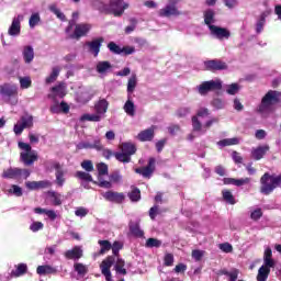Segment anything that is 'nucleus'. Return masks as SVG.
Returning <instances> with one entry per match:
<instances>
[{
    "label": "nucleus",
    "instance_id": "f257e3e1",
    "mask_svg": "<svg viewBox=\"0 0 281 281\" xmlns=\"http://www.w3.org/2000/svg\"><path fill=\"white\" fill-rule=\"evenodd\" d=\"M124 10H128V3L124 2V0H110V3L100 7V12L113 14V16H122Z\"/></svg>",
    "mask_w": 281,
    "mask_h": 281
},
{
    "label": "nucleus",
    "instance_id": "f03ea898",
    "mask_svg": "<svg viewBox=\"0 0 281 281\" xmlns=\"http://www.w3.org/2000/svg\"><path fill=\"white\" fill-rule=\"evenodd\" d=\"M0 95L5 102L16 104L19 102V87L13 83H3L0 86Z\"/></svg>",
    "mask_w": 281,
    "mask_h": 281
},
{
    "label": "nucleus",
    "instance_id": "7ed1b4c3",
    "mask_svg": "<svg viewBox=\"0 0 281 281\" xmlns=\"http://www.w3.org/2000/svg\"><path fill=\"white\" fill-rule=\"evenodd\" d=\"M280 102V92L276 90H269L265 97L261 99V104L259 105V113H265L273 104Z\"/></svg>",
    "mask_w": 281,
    "mask_h": 281
},
{
    "label": "nucleus",
    "instance_id": "20e7f679",
    "mask_svg": "<svg viewBox=\"0 0 281 281\" xmlns=\"http://www.w3.org/2000/svg\"><path fill=\"white\" fill-rule=\"evenodd\" d=\"M221 89H223V82H221V80L203 81L198 86V92L200 95H207L210 91H221Z\"/></svg>",
    "mask_w": 281,
    "mask_h": 281
},
{
    "label": "nucleus",
    "instance_id": "39448f33",
    "mask_svg": "<svg viewBox=\"0 0 281 281\" xmlns=\"http://www.w3.org/2000/svg\"><path fill=\"white\" fill-rule=\"evenodd\" d=\"M157 160L153 157L148 159L147 166L134 169L136 175H140L144 179H150L155 175Z\"/></svg>",
    "mask_w": 281,
    "mask_h": 281
},
{
    "label": "nucleus",
    "instance_id": "423d86ee",
    "mask_svg": "<svg viewBox=\"0 0 281 281\" xmlns=\"http://www.w3.org/2000/svg\"><path fill=\"white\" fill-rule=\"evenodd\" d=\"M91 32V24L89 23H79L75 24V30L71 34L68 35V38L72 41H80V38L87 36Z\"/></svg>",
    "mask_w": 281,
    "mask_h": 281
},
{
    "label": "nucleus",
    "instance_id": "0eeeda50",
    "mask_svg": "<svg viewBox=\"0 0 281 281\" xmlns=\"http://www.w3.org/2000/svg\"><path fill=\"white\" fill-rule=\"evenodd\" d=\"M229 66H227V63L221 60V59H211L204 61V69L205 71H212L215 74V71H225L228 69Z\"/></svg>",
    "mask_w": 281,
    "mask_h": 281
},
{
    "label": "nucleus",
    "instance_id": "6e6552de",
    "mask_svg": "<svg viewBox=\"0 0 281 281\" xmlns=\"http://www.w3.org/2000/svg\"><path fill=\"white\" fill-rule=\"evenodd\" d=\"M102 43H104V37H97L90 42H86V47L89 54H92L94 58H98L100 49L102 48Z\"/></svg>",
    "mask_w": 281,
    "mask_h": 281
},
{
    "label": "nucleus",
    "instance_id": "1a4fd4ad",
    "mask_svg": "<svg viewBox=\"0 0 281 281\" xmlns=\"http://www.w3.org/2000/svg\"><path fill=\"white\" fill-rule=\"evenodd\" d=\"M115 262V257L109 256L101 262V271L103 276L105 277L106 281H111V267H113V263Z\"/></svg>",
    "mask_w": 281,
    "mask_h": 281
},
{
    "label": "nucleus",
    "instance_id": "9d476101",
    "mask_svg": "<svg viewBox=\"0 0 281 281\" xmlns=\"http://www.w3.org/2000/svg\"><path fill=\"white\" fill-rule=\"evenodd\" d=\"M25 188H27V190H45L47 188H52V181L49 180L26 181Z\"/></svg>",
    "mask_w": 281,
    "mask_h": 281
},
{
    "label": "nucleus",
    "instance_id": "9b49d317",
    "mask_svg": "<svg viewBox=\"0 0 281 281\" xmlns=\"http://www.w3.org/2000/svg\"><path fill=\"white\" fill-rule=\"evenodd\" d=\"M53 168L56 170L55 177H56V184L59 188H63L65 186V171H63V167L60 166V162L58 161H50Z\"/></svg>",
    "mask_w": 281,
    "mask_h": 281
},
{
    "label": "nucleus",
    "instance_id": "f8f14e48",
    "mask_svg": "<svg viewBox=\"0 0 281 281\" xmlns=\"http://www.w3.org/2000/svg\"><path fill=\"white\" fill-rule=\"evenodd\" d=\"M210 30H211V34H213V36H216V38H218L220 41H223V38L227 40L229 38V36H232V33L229 32V30L225 27L210 25Z\"/></svg>",
    "mask_w": 281,
    "mask_h": 281
},
{
    "label": "nucleus",
    "instance_id": "ddd939ff",
    "mask_svg": "<svg viewBox=\"0 0 281 281\" xmlns=\"http://www.w3.org/2000/svg\"><path fill=\"white\" fill-rule=\"evenodd\" d=\"M103 199H105V201H110L111 203H124V199H126V196L124 195V193H120V192H115V191H106L103 194Z\"/></svg>",
    "mask_w": 281,
    "mask_h": 281
},
{
    "label": "nucleus",
    "instance_id": "4468645a",
    "mask_svg": "<svg viewBox=\"0 0 281 281\" xmlns=\"http://www.w3.org/2000/svg\"><path fill=\"white\" fill-rule=\"evenodd\" d=\"M20 161H22L24 166H34V162L38 161V154H36V151L20 153Z\"/></svg>",
    "mask_w": 281,
    "mask_h": 281
},
{
    "label": "nucleus",
    "instance_id": "2eb2a0df",
    "mask_svg": "<svg viewBox=\"0 0 281 281\" xmlns=\"http://www.w3.org/2000/svg\"><path fill=\"white\" fill-rule=\"evenodd\" d=\"M159 16L170 19V16H180L181 11L177 7L167 4L165 8L158 11Z\"/></svg>",
    "mask_w": 281,
    "mask_h": 281
},
{
    "label": "nucleus",
    "instance_id": "dca6fc26",
    "mask_svg": "<svg viewBox=\"0 0 281 281\" xmlns=\"http://www.w3.org/2000/svg\"><path fill=\"white\" fill-rule=\"evenodd\" d=\"M21 19H23V16L18 15V18L12 20L11 26L8 31L9 36H19V34H21Z\"/></svg>",
    "mask_w": 281,
    "mask_h": 281
},
{
    "label": "nucleus",
    "instance_id": "f3484780",
    "mask_svg": "<svg viewBox=\"0 0 281 281\" xmlns=\"http://www.w3.org/2000/svg\"><path fill=\"white\" fill-rule=\"evenodd\" d=\"M155 138V125H153L151 127L142 131L138 135H137V139L139 142H153V139Z\"/></svg>",
    "mask_w": 281,
    "mask_h": 281
},
{
    "label": "nucleus",
    "instance_id": "a211bd4d",
    "mask_svg": "<svg viewBox=\"0 0 281 281\" xmlns=\"http://www.w3.org/2000/svg\"><path fill=\"white\" fill-rule=\"evenodd\" d=\"M269 150H270L269 145H263L255 148L251 151L252 159H255V161H260V159H262V157H265L267 153H269Z\"/></svg>",
    "mask_w": 281,
    "mask_h": 281
},
{
    "label": "nucleus",
    "instance_id": "6ab92c4d",
    "mask_svg": "<svg viewBox=\"0 0 281 281\" xmlns=\"http://www.w3.org/2000/svg\"><path fill=\"white\" fill-rule=\"evenodd\" d=\"M65 258H67V260H80V258H82V248L75 246L72 249L65 252Z\"/></svg>",
    "mask_w": 281,
    "mask_h": 281
},
{
    "label": "nucleus",
    "instance_id": "aec40b11",
    "mask_svg": "<svg viewBox=\"0 0 281 281\" xmlns=\"http://www.w3.org/2000/svg\"><path fill=\"white\" fill-rule=\"evenodd\" d=\"M276 266H267V263H263L258 270L257 280L258 281H267V278H269V274L271 273V269H273Z\"/></svg>",
    "mask_w": 281,
    "mask_h": 281
},
{
    "label": "nucleus",
    "instance_id": "412c9836",
    "mask_svg": "<svg viewBox=\"0 0 281 281\" xmlns=\"http://www.w3.org/2000/svg\"><path fill=\"white\" fill-rule=\"evenodd\" d=\"M121 153H124L125 155H128L130 157H133L135 153H137V146L131 142H125L120 145Z\"/></svg>",
    "mask_w": 281,
    "mask_h": 281
},
{
    "label": "nucleus",
    "instance_id": "4be33fe9",
    "mask_svg": "<svg viewBox=\"0 0 281 281\" xmlns=\"http://www.w3.org/2000/svg\"><path fill=\"white\" fill-rule=\"evenodd\" d=\"M128 226L134 238H144V231L139 227V222H130Z\"/></svg>",
    "mask_w": 281,
    "mask_h": 281
},
{
    "label": "nucleus",
    "instance_id": "5701e85b",
    "mask_svg": "<svg viewBox=\"0 0 281 281\" xmlns=\"http://www.w3.org/2000/svg\"><path fill=\"white\" fill-rule=\"evenodd\" d=\"M94 111L99 115H104V113H106V111H109V101H106V99H100L94 104Z\"/></svg>",
    "mask_w": 281,
    "mask_h": 281
},
{
    "label": "nucleus",
    "instance_id": "b1692460",
    "mask_svg": "<svg viewBox=\"0 0 281 281\" xmlns=\"http://www.w3.org/2000/svg\"><path fill=\"white\" fill-rule=\"evenodd\" d=\"M21 177V168H9L2 172V179H19Z\"/></svg>",
    "mask_w": 281,
    "mask_h": 281
},
{
    "label": "nucleus",
    "instance_id": "393cba45",
    "mask_svg": "<svg viewBox=\"0 0 281 281\" xmlns=\"http://www.w3.org/2000/svg\"><path fill=\"white\" fill-rule=\"evenodd\" d=\"M89 148H95L97 150H102V144H100V140H94V144H91L89 142H81L77 144V150H85Z\"/></svg>",
    "mask_w": 281,
    "mask_h": 281
},
{
    "label": "nucleus",
    "instance_id": "a878e982",
    "mask_svg": "<svg viewBox=\"0 0 281 281\" xmlns=\"http://www.w3.org/2000/svg\"><path fill=\"white\" fill-rule=\"evenodd\" d=\"M27 273V263H19L15 266V269L11 271V278H21Z\"/></svg>",
    "mask_w": 281,
    "mask_h": 281
},
{
    "label": "nucleus",
    "instance_id": "bb28decb",
    "mask_svg": "<svg viewBox=\"0 0 281 281\" xmlns=\"http://www.w3.org/2000/svg\"><path fill=\"white\" fill-rule=\"evenodd\" d=\"M263 263L267 267H276V260H273V250L270 247L266 248L263 252Z\"/></svg>",
    "mask_w": 281,
    "mask_h": 281
},
{
    "label": "nucleus",
    "instance_id": "cd10ccee",
    "mask_svg": "<svg viewBox=\"0 0 281 281\" xmlns=\"http://www.w3.org/2000/svg\"><path fill=\"white\" fill-rule=\"evenodd\" d=\"M75 177L79 179L80 181H85L86 183H98L93 181V176L89 173V171H77L75 173Z\"/></svg>",
    "mask_w": 281,
    "mask_h": 281
},
{
    "label": "nucleus",
    "instance_id": "c85d7f7f",
    "mask_svg": "<svg viewBox=\"0 0 281 281\" xmlns=\"http://www.w3.org/2000/svg\"><path fill=\"white\" fill-rule=\"evenodd\" d=\"M22 55L24 58V63H26V65H30V63L34 60V48L32 46H24Z\"/></svg>",
    "mask_w": 281,
    "mask_h": 281
},
{
    "label": "nucleus",
    "instance_id": "c756f323",
    "mask_svg": "<svg viewBox=\"0 0 281 281\" xmlns=\"http://www.w3.org/2000/svg\"><path fill=\"white\" fill-rule=\"evenodd\" d=\"M36 272L38 276H52V273H56V268L47 265L38 266Z\"/></svg>",
    "mask_w": 281,
    "mask_h": 281
},
{
    "label": "nucleus",
    "instance_id": "7c9ffc66",
    "mask_svg": "<svg viewBox=\"0 0 281 281\" xmlns=\"http://www.w3.org/2000/svg\"><path fill=\"white\" fill-rule=\"evenodd\" d=\"M98 245H100V250H99V256H104V254H106L108 251H111L113 244H111V241L104 239H100L98 241Z\"/></svg>",
    "mask_w": 281,
    "mask_h": 281
},
{
    "label": "nucleus",
    "instance_id": "2f4dec72",
    "mask_svg": "<svg viewBox=\"0 0 281 281\" xmlns=\"http://www.w3.org/2000/svg\"><path fill=\"white\" fill-rule=\"evenodd\" d=\"M267 23V12H262L259 15V19L256 23V32L257 34H261V32L265 30V25Z\"/></svg>",
    "mask_w": 281,
    "mask_h": 281
},
{
    "label": "nucleus",
    "instance_id": "473e14b6",
    "mask_svg": "<svg viewBox=\"0 0 281 281\" xmlns=\"http://www.w3.org/2000/svg\"><path fill=\"white\" fill-rule=\"evenodd\" d=\"M123 110L125 111L126 115H130V117H135V103L131 98L125 102Z\"/></svg>",
    "mask_w": 281,
    "mask_h": 281
},
{
    "label": "nucleus",
    "instance_id": "72a5a7b5",
    "mask_svg": "<svg viewBox=\"0 0 281 281\" xmlns=\"http://www.w3.org/2000/svg\"><path fill=\"white\" fill-rule=\"evenodd\" d=\"M97 72L98 74H106V71H110V69H113V66L111 65L110 61H99L97 64Z\"/></svg>",
    "mask_w": 281,
    "mask_h": 281
},
{
    "label": "nucleus",
    "instance_id": "f704fd0d",
    "mask_svg": "<svg viewBox=\"0 0 281 281\" xmlns=\"http://www.w3.org/2000/svg\"><path fill=\"white\" fill-rule=\"evenodd\" d=\"M127 196L133 203H137V201H142V191L139 188L133 187Z\"/></svg>",
    "mask_w": 281,
    "mask_h": 281
},
{
    "label": "nucleus",
    "instance_id": "c9c22d12",
    "mask_svg": "<svg viewBox=\"0 0 281 281\" xmlns=\"http://www.w3.org/2000/svg\"><path fill=\"white\" fill-rule=\"evenodd\" d=\"M126 265V261H124V259L122 258H117L114 269L116 271V273H119V276H126V269L124 268Z\"/></svg>",
    "mask_w": 281,
    "mask_h": 281
},
{
    "label": "nucleus",
    "instance_id": "e433bc0d",
    "mask_svg": "<svg viewBox=\"0 0 281 281\" xmlns=\"http://www.w3.org/2000/svg\"><path fill=\"white\" fill-rule=\"evenodd\" d=\"M21 125L25 128H32L34 126V116L26 114L21 116Z\"/></svg>",
    "mask_w": 281,
    "mask_h": 281
},
{
    "label": "nucleus",
    "instance_id": "4c0bfd02",
    "mask_svg": "<svg viewBox=\"0 0 281 281\" xmlns=\"http://www.w3.org/2000/svg\"><path fill=\"white\" fill-rule=\"evenodd\" d=\"M58 76H60V69L58 67H54L50 75L45 79L46 85H52V82H56Z\"/></svg>",
    "mask_w": 281,
    "mask_h": 281
},
{
    "label": "nucleus",
    "instance_id": "58836bf2",
    "mask_svg": "<svg viewBox=\"0 0 281 281\" xmlns=\"http://www.w3.org/2000/svg\"><path fill=\"white\" fill-rule=\"evenodd\" d=\"M215 12L214 10L212 9H207L205 12H204V23L205 25L209 26V30H210V25H213L212 23H214V16H215Z\"/></svg>",
    "mask_w": 281,
    "mask_h": 281
},
{
    "label": "nucleus",
    "instance_id": "ea45409f",
    "mask_svg": "<svg viewBox=\"0 0 281 281\" xmlns=\"http://www.w3.org/2000/svg\"><path fill=\"white\" fill-rule=\"evenodd\" d=\"M114 157L116 161H120L121 164H131L132 158L130 155L124 154L123 151H116L114 153Z\"/></svg>",
    "mask_w": 281,
    "mask_h": 281
},
{
    "label": "nucleus",
    "instance_id": "a19ab883",
    "mask_svg": "<svg viewBox=\"0 0 281 281\" xmlns=\"http://www.w3.org/2000/svg\"><path fill=\"white\" fill-rule=\"evenodd\" d=\"M222 196L226 203H229V205H236V198H234V194H232V191L223 190Z\"/></svg>",
    "mask_w": 281,
    "mask_h": 281
},
{
    "label": "nucleus",
    "instance_id": "79ce46f5",
    "mask_svg": "<svg viewBox=\"0 0 281 281\" xmlns=\"http://www.w3.org/2000/svg\"><path fill=\"white\" fill-rule=\"evenodd\" d=\"M137 88V75H132L127 81V93H133Z\"/></svg>",
    "mask_w": 281,
    "mask_h": 281
},
{
    "label": "nucleus",
    "instance_id": "37998d69",
    "mask_svg": "<svg viewBox=\"0 0 281 281\" xmlns=\"http://www.w3.org/2000/svg\"><path fill=\"white\" fill-rule=\"evenodd\" d=\"M218 146H237V144H240V140L236 137L234 138H225V139H222L220 140L218 143Z\"/></svg>",
    "mask_w": 281,
    "mask_h": 281
},
{
    "label": "nucleus",
    "instance_id": "c03bdc74",
    "mask_svg": "<svg viewBox=\"0 0 281 281\" xmlns=\"http://www.w3.org/2000/svg\"><path fill=\"white\" fill-rule=\"evenodd\" d=\"M48 196H50L53 205L58 206L63 205V201L60 200V194L57 193L56 191H48L47 192Z\"/></svg>",
    "mask_w": 281,
    "mask_h": 281
},
{
    "label": "nucleus",
    "instance_id": "a18cd8bd",
    "mask_svg": "<svg viewBox=\"0 0 281 281\" xmlns=\"http://www.w3.org/2000/svg\"><path fill=\"white\" fill-rule=\"evenodd\" d=\"M191 122L194 133H201L203 131V124L199 121V116H192Z\"/></svg>",
    "mask_w": 281,
    "mask_h": 281
},
{
    "label": "nucleus",
    "instance_id": "49530a36",
    "mask_svg": "<svg viewBox=\"0 0 281 281\" xmlns=\"http://www.w3.org/2000/svg\"><path fill=\"white\" fill-rule=\"evenodd\" d=\"M50 91L53 93H55V95H57L58 98H63L64 95H66L65 93V86H63V83H59L57 86H54Z\"/></svg>",
    "mask_w": 281,
    "mask_h": 281
},
{
    "label": "nucleus",
    "instance_id": "de8ad7c7",
    "mask_svg": "<svg viewBox=\"0 0 281 281\" xmlns=\"http://www.w3.org/2000/svg\"><path fill=\"white\" fill-rule=\"evenodd\" d=\"M74 269L78 273V276H87V273L89 272V268H87V266H85L83 263H75Z\"/></svg>",
    "mask_w": 281,
    "mask_h": 281
},
{
    "label": "nucleus",
    "instance_id": "09e8293b",
    "mask_svg": "<svg viewBox=\"0 0 281 281\" xmlns=\"http://www.w3.org/2000/svg\"><path fill=\"white\" fill-rule=\"evenodd\" d=\"M238 273H239L238 269H233L231 271L222 270V274L227 276V278H229L231 281L238 280Z\"/></svg>",
    "mask_w": 281,
    "mask_h": 281
},
{
    "label": "nucleus",
    "instance_id": "8fccbe9b",
    "mask_svg": "<svg viewBox=\"0 0 281 281\" xmlns=\"http://www.w3.org/2000/svg\"><path fill=\"white\" fill-rule=\"evenodd\" d=\"M97 170L100 177H104L105 175H109V166L104 162H100L97 165Z\"/></svg>",
    "mask_w": 281,
    "mask_h": 281
},
{
    "label": "nucleus",
    "instance_id": "3c124183",
    "mask_svg": "<svg viewBox=\"0 0 281 281\" xmlns=\"http://www.w3.org/2000/svg\"><path fill=\"white\" fill-rule=\"evenodd\" d=\"M145 247H148V248H150V249H151L153 247L159 248V247H161V240H159V239H157V238L150 237V238H148V239L146 240Z\"/></svg>",
    "mask_w": 281,
    "mask_h": 281
},
{
    "label": "nucleus",
    "instance_id": "603ef678",
    "mask_svg": "<svg viewBox=\"0 0 281 281\" xmlns=\"http://www.w3.org/2000/svg\"><path fill=\"white\" fill-rule=\"evenodd\" d=\"M41 23V14L38 13H33L29 20V25L31 29L36 27V25Z\"/></svg>",
    "mask_w": 281,
    "mask_h": 281
},
{
    "label": "nucleus",
    "instance_id": "864d4df0",
    "mask_svg": "<svg viewBox=\"0 0 281 281\" xmlns=\"http://www.w3.org/2000/svg\"><path fill=\"white\" fill-rule=\"evenodd\" d=\"M108 49H109L112 54H116V55L122 54V47H120V45H117L115 42H110V43L108 44Z\"/></svg>",
    "mask_w": 281,
    "mask_h": 281
},
{
    "label": "nucleus",
    "instance_id": "5fc2aeb1",
    "mask_svg": "<svg viewBox=\"0 0 281 281\" xmlns=\"http://www.w3.org/2000/svg\"><path fill=\"white\" fill-rule=\"evenodd\" d=\"M49 10L50 12H53V14H56L57 19H59L60 21H67L65 13H63L60 9L56 8V5H50Z\"/></svg>",
    "mask_w": 281,
    "mask_h": 281
},
{
    "label": "nucleus",
    "instance_id": "6e6d98bb",
    "mask_svg": "<svg viewBox=\"0 0 281 281\" xmlns=\"http://www.w3.org/2000/svg\"><path fill=\"white\" fill-rule=\"evenodd\" d=\"M21 89H30L32 87V79L30 77H20Z\"/></svg>",
    "mask_w": 281,
    "mask_h": 281
},
{
    "label": "nucleus",
    "instance_id": "4d7b16f0",
    "mask_svg": "<svg viewBox=\"0 0 281 281\" xmlns=\"http://www.w3.org/2000/svg\"><path fill=\"white\" fill-rule=\"evenodd\" d=\"M82 120H87V122H100L102 120V116L97 113V114H85L82 116Z\"/></svg>",
    "mask_w": 281,
    "mask_h": 281
},
{
    "label": "nucleus",
    "instance_id": "13d9d810",
    "mask_svg": "<svg viewBox=\"0 0 281 281\" xmlns=\"http://www.w3.org/2000/svg\"><path fill=\"white\" fill-rule=\"evenodd\" d=\"M240 87H238V83H232L227 86L226 93H228V95H236V93H238Z\"/></svg>",
    "mask_w": 281,
    "mask_h": 281
},
{
    "label": "nucleus",
    "instance_id": "bf43d9fd",
    "mask_svg": "<svg viewBox=\"0 0 281 281\" xmlns=\"http://www.w3.org/2000/svg\"><path fill=\"white\" fill-rule=\"evenodd\" d=\"M164 265L165 267H172V265H175V255L166 254L164 258Z\"/></svg>",
    "mask_w": 281,
    "mask_h": 281
},
{
    "label": "nucleus",
    "instance_id": "052dcab7",
    "mask_svg": "<svg viewBox=\"0 0 281 281\" xmlns=\"http://www.w3.org/2000/svg\"><path fill=\"white\" fill-rule=\"evenodd\" d=\"M81 168L86 170V172H93V161L91 160H83L81 162Z\"/></svg>",
    "mask_w": 281,
    "mask_h": 281
},
{
    "label": "nucleus",
    "instance_id": "680f3d73",
    "mask_svg": "<svg viewBox=\"0 0 281 281\" xmlns=\"http://www.w3.org/2000/svg\"><path fill=\"white\" fill-rule=\"evenodd\" d=\"M43 227H45V225L43 224V222H33L31 225H30V229L31 232H41V229H43Z\"/></svg>",
    "mask_w": 281,
    "mask_h": 281
},
{
    "label": "nucleus",
    "instance_id": "e2e57ef3",
    "mask_svg": "<svg viewBox=\"0 0 281 281\" xmlns=\"http://www.w3.org/2000/svg\"><path fill=\"white\" fill-rule=\"evenodd\" d=\"M123 56H131L135 54V46H123L121 48Z\"/></svg>",
    "mask_w": 281,
    "mask_h": 281
},
{
    "label": "nucleus",
    "instance_id": "0e129e2a",
    "mask_svg": "<svg viewBox=\"0 0 281 281\" xmlns=\"http://www.w3.org/2000/svg\"><path fill=\"white\" fill-rule=\"evenodd\" d=\"M250 218L252 221H260L262 218V209H256L255 211L251 212Z\"/></svg>",
    "mask_w": 281,
    "mask_h": 281
},
{
    "label": "nucleus",
    "instance_id": "69168bd1",
    "mask_svg": "<svg viewBox=\"0 0 281 281\" xmlns=\"http://www.w3.org/2000/svg\"><path fill=\"white\" fill-rule=\"evenodd\" d=\"M157 214H159V205H154L149 209V217L151 221L157 218Z\"/></svg>",
    "mask_w": 281,
    "mask_h": 281
},
{
    "label": "nucleus",
    "instance_id": "338daca9",
    "mask_svg": "<svg viewBox=\"0 0 281 281\" xmlns=\"http://www.w3.org/2000/svg\"><path fill=\"white\" fill-rule=\"evenodd\" d=\"M18 146L21 150H24V153H32V145L24 143V142H19Z\"/></svg>",
    "mask_w": 281,
    "mask_h": 281
},
{
    "label": "nucleus",
    "instance_id": "774afa93",
    "mask_svg": "<svg viewBox=\"0 0 281 281\" xmlns=\"http://www.w3.org/2000/svg\"><path fill=\"white\" fill-rule=\"evenodd\" d=\"M190 113V108H180L177 110L176 115L177 117H186Z\"/></svg>",
    "mask_w": 281,
    "mask_h": 281
}]
</instances>
